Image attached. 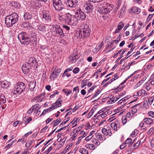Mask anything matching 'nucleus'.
Wrapping results in <instances>:
<instances>
[{
	"mask_svg": "<svg viewBox=\"0 0 154 154\" xmlns=\"http://www.w3.org/2000/svg\"><path fill=\"white\" fill-rule=\"evenodd\" d=\"M85 8V11L87 13H89L91 12L94 9V6L91 2H85L84 4Z\"/></svg>",
	"mask_w": 154,
	"mask_h": 154,
	"instance_id": "nucleus-10",
	"label": "nucleus"
},
{
	"mask_svg": "<svg viewBox=\"0 0 154 154\" xmlns=\"http://www.w3.org/2000/svg\"><path fill=\"white\" fill-rule=\"evenodd\" d=\"M62 28L65 31H66L67 33H69V30L70 29V28L69 26L64 24L62 26Z\"/></svg>",
	"mask_w": 154,
	"mask_h": 154,
	"instance_id": "nucleus-34",
	"label": "nucleus"
},
{
	"mask_svg": "<svg viewBox=\"0 0 154 154\" xmlns=\"http://www.w3.org/2000/svg\"><path fill=\"white\" fill-rule=\"evenodd\" d=\"M94 112V110L92 109L90 112L88 113L87 117L88 118H90L93 115Z\"/></svg>",
	"mask_w": 154,
	"mask_h": 154,
	"instance_id": "nucleus-59",
	"label": "nucleus"
},
{
	"mask_svg": "<svg viewBox=\"0 0 154 154\" xmlns=\"http://www.w3.org/2000/svg\"><path fill=\"white\" fill-rule=\"evenodd\" d=\"M61 103L62 102L60 100H57L55 102L54 104H55V105H56V107L54 108L55 109V108H57L58 107H60L61 106Z\"/></svg>",
	"mask_w": 154,
	"mask_h": 154,
	"instance_id": "nucleus-37",
	"label": "nucleus"
},
{
	"mask_svg": "<svg viewBox=\"0 0 154 154\" xmlns=\"http://www.w3.org/2000/svg\"><path fill=\"white\" fill-rule=\"evenodd\" d=\"M79 119L78 118H75L71 122V123L72 124V125H74L75 123H77L79 121Z\"/></svg>",
	"mask_w": 154,
	"mask_h": 154,
	"instance_id": "nucleus-51",
	"label": "nucleus"
},
{
	"mask_svg": "<svg viewBox=\"0 0 154 154\" xmlns=\"http://www.w3.org/2000/svg\"><path fill=\"white\" fill-rule=\"evenodd\" d=\"M132 139L130 138H128L125 141V143L127 146V145H129L132 143H134L135 140L132 142Z\"/></svg>",
	"mask_w": 154,
	"mask_h": 154,
	"instance_id": "nucleus-35",
	"label": "nucleus"
},
{
	"mask_svg": "<svg viewBox=\"0 0 154 154\" xmlns=\"http://www.w3.org/2000/svg\"><path fill=\"white\" fill-rule=\"evenodd\" d=\"M96 135L97 138L100 140H105V139H103V137H102V135L100 133H97Z\"/></svg>",
	"mask_w": 154,
	"mask_h": 154,
	"instance_id": "nucleus-45",
	"label": "nucleus"
},
{
	"mask_svg": "<svg viewBox=\"0 0 154 154\" xmlns=\"http://www.w3.org/2000/svg\"><path fill=\"white\" fill-rule=\"evenodd\" d=\"M30 37L32 39V41H34V43L35 45L37 44V39L36 37L35 33L34 32H32V33L31 34Z\"/></svg>",
	"mask_w": 154,
	"mask_h": 154,
	"instance_id": "nucleus-23",
	"label": "nucleus"
},
{
	"mask_svg": "<svg viewBox=\"0 0 154 154\" xmlns=\"http://www.w3.org/2000/svg\"><path fill=\"white\" fill-rule=\"evenodd\" d=\"M23 17L25 20H27L32 19V15L28 12L24 13Z\"/></svg>",
	"mask_w": 154,
	"mask_h": 154,
	"instance_id": "nucleus-20",
	"label": "nucleus"
},
{
	"mask_svg": "<svg viewBox=\"0 0 154 154\" xmlns=\"http://www.w3.org/2000/svg\"><path fill=\"white\" fill-rule=\"evenodd\" d=\"M118 104H121V106L120 107V108H122L125 106V104L127 103L126 101L124 102L123 100L122 99L117 102Z\"/></svg>",
	"mask_w": 154,
	"mask_h": 154,
	"instance_id": "nucleus-29",
	"label": "nucleus"
},
{
	"mask_svg": "<svg viewBox=\"0 0 154 154\" xmlns=\"http://www.w3.org/2000/svg\"><path fill=\"white\" fill-rule=\"evenodd\" d=\"M70 118L69 117H68L66 119H64L63 121L61 122L62 125H64L69 120Z\"/></svg>",
	"mask_w": 154,
	"mask_h": 154,
	"instance_id": "nucleus-58",
	"label": "nucleus"
},
{
	"mask_svg": "<svg viewBox=\"0 0 154 154\" xmlns=\"http://www.w3.org/2000/svg\"><path fill=\"white\" fill-rule=\"evenodd\" d=\"M91 32L88 25L86 23L82 26L80 31L76 32L75 35L79 39L87 38L90 35Z\"/></svg>",
	"mask_w": 154,
	"mask_h": 154,
	"instance_id": "nucleus-2",
	"label": "nucleus"
},
{
	"mask_svg": "<svg viewBox=\"0 0 154 154\" xmlns=\"http://www.w3.org/2000/svg\"><path fill=\"white\" fill-rule=\"evenodd\" d=\"M140 12V9L137 7H133L132 8L131 13H134L138 14Z\"/></svg>",
	"mask_w": 154,
	"mask_h": 154,
	"instance_id": "nucleus-26",
	"label": "nucleus"
},
{
	"mask_svg": "<svg viewBox=\"0 0 154 154\" xmlns=\"http://www.w3.org/2000/svg\"><path fill=\"white\" fill-rule=\"evenodd\" d=\"M53 149L52 146H50L47 150L46 151L44 152L45 154H48V153L51 150Z\"/></svg>",
	"mask_w": 154,
	"mask_h": 154,
	"instance_id": "nucleus-60",
	"label": "nucleus"
},
{
	"mask_svg": "<svg viewBox=\"0 0 154 154\" xmlns=\"http://www.w3.org/2000/svg\"><path fill=\"white\" fill-rule=\"evenodd\" d=\"M26 88V86L25 84L23 82H19L17 84L16 86H15L16 90H14V94H16L17 93L19 95L21 94L23 91H25Z\"/></svg>",
	"mask_w": 154,
	"mask_h": 154,
	"instance_id": "nucleus-7",
	"label": "nucleus"
},
{
	"mask_svg": "<svg viewBox=\"0 0 154 154\" xmlns=\"http://www.w3.org/2000/svg\"><path fill=\"white\" fill-rule=\"evenodd\" d=\"M67 14V13H65L64 14H62L61 15L59 16V20L60 22H62L64 21L66 22V15Z\"/></svg>",
	"mask_w": 154,
	"mask_h": 154,
	"instance_id": "nucleus-21",
	"label": "nucleus"
},
{
	"mask_svg": "<svg viewBox=\"0 0 154 154\" xmlns=\"http://www.w3.org/2000/svg\"><path fill=\"white\" fill-rule=\"evenodd\" d=\"M80 134L82 136L79 137L78 139L79 141L81 140L82 139L85 137L86 136L85 132L83 131L80 132Z\"/></svg>",
	"mask_w": 154,
	"mask_h": 154,
	"instance_id": "nucleus-36",
	"label": "nucleus"
},
{
	"mask_svg": "<svg viewBox=\"0 0 154 154\" xmlns=\"http://www.w3.org/2000/svg\"><path fill=\"white\" fill-rule=\"evenodd\" d=\"M22 26L25 29H28L29 28H31L32 27L31 25L29 24V23L28 22H25L23 23L22 25Z\"/></svg>",
	"mask_w": 154,
	"mask_h": 154,
	"instance_id": "nucleus-24",
	"label": "nucleus"
},
{
	"mask_svg": "<svg viewBox=\"0 0 154 154\" xmlns=\"http://www.w3.org/2000/svg\"><path fill=\"white\" fill-rule=\"evenodd\" d=\"M134 143H132L131 144L129 145L128 147V151H133L134 149H135L134 146L133 144Z\"/></svg>",
	"mask_w": 154,
	"mask_h": 154,
	"instance_id": "nucleus-32",
	"label": "nucleus"
},
{
	"mask_svg": "<svg viewBox=\"0 0 154 154\" xmlns=\"http://www.w3.org/2000/svg\"><path fill=\"white\" fill-rule=\"evenodd\" d=\"M107 116L106 113V112H104L103 113L101 114V115L100 116H99L98 117H97V118H98V119H100L101 118H105Z\"/></svg>",
	"mask_w": 154,
	"mask_h": 154,
	"instance_id": "nucleus-49",
	"label": "nucleus"
},
{
	"mask_svg": "<svg viewBox=\"0 0 154 154\" xmlns=\"http://www.w3.org/2000/svg\"><path fill=\"white\" fill-rule=\"evenodd\" d=\"M111 126L113 129L115 131H116L118 128H119V126H118L117 124L115 122H112L111 123Z\"/></svg>",
	"mask_w": 154,
	"mask_h": 154,
	"instance_id": "nucleus-25",
	"label": "nucleus"
},
{
	"mask_svg": "<svg viewBox=\"0 0 154 154\" xmlns=\"http://www.w3.org/2000/svg\"><path fill=\"white\" fill-rule=\"evenodd\" d=\"M13 5L15 8L17 9H19L20 8V5L18 2H14Z\"/></svg>",
	"mask_w": 154,
	"mask_h": 154,
	"instance_id": "nucleus-57",
	"label": "nucleus"
},
{
	"mask_svg": "<svg viewBox=\"0 0 154 154\" xmlns=\"http://www.w3.org/2000/svg\"><path fill=\"white\" fill-rule=\"evenodd\" d=\"M134 115V113L131 111H130L126 114V116L128 117H130L133 116Z\"/></svg>",
	"mask_w": 154,
	"mask_h": 154,
	"instance_id": "nucleus-46",
	"label": "nucleus"
},
{
	"mask_svg": "<svg viewBox=\"0 0 154 154\" xmlns=\"http://www.w3.org/2000/svg\"><path fill=\"white\" fill-rule=\"evenodd\" d=\"M67 1L68 6L72 8L75 7L78 2L77 0H67Z\"/></svg>",
	"mask_w": 154,
	"mask_h": 154,
	"instance_id": "nucleus-14",
	"label": "nucleus"
},
{
	"mask_svg": "<svg viewBox=\"0 0 154 154\" xmlns=\"http://www.w3.org/2000/svg\"><path fill=\"white\" fill-rule=\"evenodd\" d=\"M124 8H122L121 10H120L119 12V18H120L122 17L123 16H124L125 14V12H124Z\"/></svg>",
	"mask_w": 154,
	"mask_h": 154,
	"instance_id": "nucleus-33",
	"label": "nucleus"
},
{
	"mask_svg": "<svg viewBox=\"0 0 154 154\" xmlns=\"http://www.w3.org/2000/svg\"><path fill=\"white\" fill-rule=\"evenodd\" d=\"M52 28H55L54 31L56 32L57 36L63 38L64 35L63 30L60 27V25L57 24L53 25L52 26Z\"/></svg>",
	"mask_w": 154,
	"mask_h": 154,
	"instance_id": "nucleus-8",
	"label": "nucleus"
},
{
	"mask_svg": "<svg viewBox=\"0 0 154 154\" xmlns=\"http://www.w3.org/2000/svg\"><path fill=\"white\" fill-rule=\"evenodd\" d=\"M43 18L47 20H50L51 19V16L47 13H43Z\"/></svg>",
	"mask_w": 154,
	"mask_h": 154,
	"instance_id": "nucleus-22",
	"label": "nucleus"
},
{
	"mask_svg": "<svg viewBox=\"0 0 154 154\" xmlns=\"http://www.w3.org/2000/svg\"><path fill=\"white\" fill-rule=\"evenodd\" d=\"M143 83V81L141 80L134 87V89L137 88L139 87Z\"/></svg>",
	"mask_w": 154,
	"mask_h": 154,
	"instance_id": "nucleus-43",
	"label": "nucleus"
},
{
	"mask_svg": "<svg viewBox=\"0 0 154 154\" xmlns=\"http://www.w3.org/2000/svg\"><path fill=\"white\" fill-rule=\"evenodd\" d=\"M18 15L16 13H14L5 18V23L8 27H12L13 25L17 22L18 20Z\"/></svg>",
	"mask_w": 154,
	"mask_h": 154,
	"instance_id": "nucleus-3",
	"label": "nucleus"
},
{
	"mask_svg": "<svg viewBox=\"0 0 154 154\" xmlns=\"http://www.w3.org/2000/svg\"><path fill=\"white\" fill-rule=\"evenodd\" d=\"M145 91L144 90H141L140 91H138L136 92V94L139 96H141L142 94H145Z\"/></svg>",
	"mask_w": 154,
	"mask_h": 154,
	"instance_id": "nucleus-50",
	"label": "nucleus"
},
{
	"mask_svg": "<svg viewBox=\"0 0 154 154\" xmlns=\"http://www.w3.org/2000/svg\"><path fill=\"white\" fill-rule=\"evenodd\" d=\"M73 68V67L72 66V67H70V68H68V69H66L64 71V72L63 74L62 75V77H64L65 76V73L67 72H68L69 71L72 70Z\"/></svg>",
	"mask_w": 154,
	"mask_h": 154,
	"instance_id": "nucleus-41",
	"label": "nucleus"
},
{
	"mask_svg": "<svg viewBox=\"0 0 154 154\" xmlns=\"http://www.w3.org/2000/svg\"><path fill=\"white\" fill-rule=\"evenodd\" d=\"M30 90L32 91L35 88L36 86V81L35 80H34L33 81L29 82L28 84Z\"/></svg>",
	"mask_w": 154,
	"mask_h": 154,
	"instance_id": "nucleus-17",
	"label": "nucleus"
},
{
	"mask_svg": "<svg viewBox=\"0 0 154 154\" xmlns=\"http://www.w3.org/2000/svg\"><path fill=\"white\" fill-rule=\"evenodd\" d=\"M124 25L122 22L120 23L118 26V28L121 30L124 27Z\"/></svg>",
	"mask_w": 154,
	"mask_h": 154,
	"instance_id": "nucleus-56",
	"label": "nucleus"
},
{
	"mask_svg": "<svg viewBox=\"0 0 154 154\" xmlns=\"http://www.w3.org/2000/svg\"><path fill=\"white\" fill-rule=\"evenodd\" d=\"M75 15L78 21V20H84L86 17V14L82 11L77 12L75 13Z\"/></svg>",
	"mask_w": 154,
	"mask_h": 154,
	"instance_id": "nucleus-13",
	"label": "nucleus"
},
{
	"mask_svg": "<svg viewBox=\"0 0 154 154\" xmlns=\"http://www.w3.org/2000/svg\"><path fill=\"white\" fill-rule=\"evenodd\" d=\"M144 122L145 123L148 125L149 126H150L153 125V119L150 118H146L143 119Z\"/></svg>",
	"mask_w": 154,
	"mask_h": 154,
	"instance_id": "nucleus-16",
	"label": "nucleus"
},
{
	"mask_svg": "<svg viewBox=\"0 0 154 154\" xmlns=\"http://www.w3.org/2000/svg\"><path fill=\"white\" fill-rule=\"evenodd\" d=\"M38 29L42 32H45L46 31V28L45 26L42 25H38L37 26Z\"/></svg>",
	"mask_w": 154,
	"mask_h": 154,
	"instance_id": "nucleus-27",
	"label": "nucleus"
},
{
	"mask_svg": "<svg viewBox=\"0 0 154 154\" xmlns=\"http://www.w3.org/2000/svg\"><path fill=\"white\" fill-rule=\"evenodd\" d=\"M148 115L152 118H154V112L150 111L148 112Z\"/></svg>",
	"mask_w": 154,
	"mask_h": 154,
	"instance_id": "nucleus-63",
	"label": "nucleus"
},
{
	"mask_svg": "<svg viewBox=\"0 0 154 154\" xmlns=\"http://www.w3.org/2000/svg\"><path fill=\"white\" fill-rule=\"evenodd\" d=\"M53 6L55 10L60 12L65 9L61 0H53Z\"/></svg>",
	"mask_w": 154,
	"mask_h": 154,
	"instance_id": "nucleus-6",
	"label": "nucleus"
},
{
	"mask_svg": "<svg viewBox=\"0 0 154 154\" xmlns=\"http://www.w3.org/2000/svg\"><path fill=\"white\" fill-rule=\"evenodd\" d=\"M101 91L100 90H97L95 93L94 96L92 97L91 100L94 99L95 97H96L100 93Z\"/></svg>",
	"mask_w": 154,
	"mask_h": 154,
	"instance_id": "nucleus-44",
	"label": "nucleus"
},
{
	"mask_svg": "<svg viewBox=\"0 0 154 154\" xmlns=\"http://www.w3.org/2000/svg\"><path fill=\"white\" fill-rule=\"evenodd\" d=\"M54 71L52 72L50 76V79L54 80L57 78L59 76L61 71V69L60 68L57 69V66H55L53 68Z\"/></svg>",
	"mask_w": 154,
	"mask_h": 154,
	"instance_id": "nucleus-9",
	"label": "nucleus"
},
{
	"mask_svg": "<svg viewBox=\"0 0 154 154\" xmlns=\"http://www.w3.org/2000/svg\"><path fill=\"white\" fill-rule=\"evenodd\" d=\"M113 6L106 2H99L97 3L96 9L100 14H106L112 10Z\"/></svg>",
	"mask_w": 154,
	"mask_h": 154,
	"instance_id": "nucleus-1",
	"label": "nucleus"
},
{
	"mask_svg": "<svg viewBox=\"0 0 154 154\" xmlns=\"http://www.w3.org/2000/svg\"><path fill=\"white\" fill-rule=\"evenodd\" d=\"M79 58V56L76 55L74 56H70L69 57V60L72 63H75Z\"/></svg>",
	"mask_w": 154,
	"mask_h": 154,
	"instance_id": "nucleus-19",
	"label": "nucleus"
},
{
	"mask_svg": "<svg viewBox=\"0 0 154 154\" xmlns=\"http://www.w3.org/2000/svg\"><path fill=\"white\" fill-rule=\"evenodd\" d=\"M18 37L21 43L25 45H28L30 42V38L25 32H22L19 34Z\"/></svg>",
	"mask_w": 154,
	"mask_h": 154,
	"instance_id": "nucleus-4",
	"label": "nucleus"
},
{
	"mask_svg": "<svg viewBox=\"0 0 154 154\" xmlns=\"http://www.w3.org/2000/svg\"><path fill=\"white\" fill-rule=\"evenodd\" d=\"M87 81L86 80H83L81 83V88H83L86 86L87 84Z\"/></svg>",
	"mask_w": 154,
	"mask_h": 154,
	"instance_id": "nucleus-54",
	"label": "nucleus"
},
{
	"mask_svg": "<svg viewBox=\"0 0 154 154\" xmlns=\"http://www.w3.org/2000/svg\"><path fill=\"white\" fill-rule=\"evenodd\" d=\"M16 141V140H14L11 142L10 143H8L6 146V148H9L10 147L13 145L14 142H15Z\"/></svg>",
	"mask_w": 154,
	"mask_h": 154,
	"instance_id": "nucleus-53",
	"label": "nucleus"
},
{
	"mask_svg": "<svg viewBox=\"0 0 154 154\" xmlns=\"http://www.w3.org/2000/svg\"><path fill=\"white\" fill-rule=\"evenodd\" d=\"M6 102V98L4 95L3 94L0 95V107Z\"/></svg>",
	"mask_w": 154,
	"mask_h": 154,
	"instance_id": "nucleus-18",
	"label": "nucleus"
},
{
	"mask_svg": "<svg viewBox=\"0 0 154 154\" xmlns=\"http://www.w3.org/2000/svg\"><path fill=\"white\" fill-rule=\"evenodd\" d=\"M127 116H123L122 118V122L124 125L127 122Z\"/></svg>",
	"mask_w": 154,
	"mask_h": 154,
	"instance_id": "nucleus-47",
	"label": "nucleus"
},
{
	"mask_svg": "<svg viewBox=\"0 0 154 154\" xmlns=\"http://www.w3.org/2000/svg\"><path fill=\"white\" fill-rule=\"evenodd\" d=\"M26 63H28L30 64L31 66H33L34 68H37V62L35 58L34 57H28V62Z\"/></svg>",
	"mask_w": 154,
	"mask_h": 154,
	"instance_id": "nucleus-12",
	"label": "nucleus"
},
{
	"mask_svg": "<svg viewBox=\"0 0 154 154\" xmlns=\"http://www.w3.org/2000/svg\"><path fill=\"white\" fill-rule=\"evenodd\" d=\"M79 71V69L78 67L75 68L72 71L75 74H77Z\"/></svg>",
	"mask_w": 154,
	"mask_h": 154,
	"instance_id": "nucleus-62",
	"label": "nucleus"
},
{
	"mask_svg": "<svg viewBox=\"0 0 154 154\" xmlns=\"http://www.w3.org/2000/svg\"><path fill=\"white\" fill-rule=\"evenodd\" d=\"M32 141L31 140L28 141L26 143V146L27 147H29L32 144Z\"/></svg>",
	"mask_w": 154,
	"mask_h": 154,
	"instance_id": "nucleus-61",
	"label": "nucleus"
},
{
	"mask_svg": "<svg viewBox=\"0 0 154 154\" xmlns=\"http://www.w3.org/2000/svg\"><path fill=\"white\" fill-rule=\"evenodd\" d=\"M87 148H89L90 149H94L95 148V146L94 144H87L86 146Z\"/></svg>",
	"mask_w": 154,
	"mask_h": 154,
	"instance_id": "nucleus-38",
	"label": "nucleus"
},
{
	"mask_svg": "<svg viewBox=\"0 0 154 154\" xmlns=\"http://www.w3.org/2000/svg\"><path fill=\"white\" fill-rule=\"evenodd\" d=\"M92 142L97 146L100 144V142L98 140L94 138H93L91 139Z\"/></svg>",
	"mask_w": 154,
	"mask_h": 154,
	"instance_id": "nucleus-30",
	"label": "nucleus"
},
{
	"mask_svg": "<svg viewBox=\"0 0 154 154\" xmlns=\"http://www.w3.org/2000/svg\"><path fill=\"white\" fill-rule=\"evenodd\" d=\"M39 104H37L33 105L32 106V108H33L34 110H35L37 111V112H38L39 109Z\"/></svg>",
	"mask_w": 154,
	"mask_h": 154,
	"instance_id": "nucleus-40",
	"label": "nucleus"
},
{
	"mask_svg": "<svg viewBox=\"0 0 154 154\" xmlns=\"http://www.w3.org/2000/svg\"><path fill=\"white\" fill-rule=\"evenodd\" d=\"M153 15V14H149L146 20V22H149L151 20V19Z\"/></svg>",
	"mask_w": 154,
	"mask_h": 154,
	"instance_id": "nucleus-64",
	"label": "nucleus"
},
{
	"mask_svg": "<svg viewBox=\"0 0 154 154\" xmlns=\"http://www.w3.org/2000/svg\"><path fill=\"white\" fill-rule=\"evenodd\" d=\"M0 83L2 88H9L11 85L10 82L6 80L1 81Z\"/></svg>",
	"mask_w": 154,
	"mask_h": 154,
	"instance_id": "nucleus-15",
	"label": "nucleus"
},
{
	"mask_svg": "<svg viewBox=\"0 0 154 154\" xmlns=\"http://www.w3.org/2000/svg\"><path fill=\"white\" fill-rule=\"evenodd\" d=\"M154 100V97H149L148 99V102L150 104H151L153 102Z\"/></svg>",
	"mask_w": 154,
	"mask_h": 154,
	"instance_id": "nucleus-55",
	"label": "nucleus"
},
{
	"mask_svg": "<svg viewBox=\"0 0 154 154\" xmlns=\"http://www.w3.org/2000/svg\"><path fill=\"white\" fill-rule=\"evenodd\" d=\"M67 96L69 94H70L72 92L71 90L67 91V90L66 89H64L62 91Z\"/></svg>",
	"mask_w": 154,
	"mask_h": 154,
	"instance_id": "nucleus-52",
	"label": "nucleus"
},
{
	"mask_svg": "<svg viewBox=\"0 0 154 154\" xmlns=\"http://www.w3.org/2000/svg\"><path fill=\"white\" fill-rule=\"evenodd\" d=\"M79 152L81 153H82V154H88V151L83 148H81V149L79 151Z\"/></svg>",
	"mask_w": 154,
	"mask_h": 154,
	"instance_id": "nucleus-39",
	"label": "nucleus"
},
{
	"mask_svg": "<svg viewBox=\"0 0 154 154\" xmlns=\"http://www.w3.org/2000/svg\"><path fill=\"white\" fill-rule=\"evenodd\" d=\"M32 66L28 63H25L22 67L23 73L24 74H28L30 71Z\"/></svg>",
	"mask_w": 154,
	"mask_h": 154,
	"instance_id": "nucleus-11",
	"label": "nucleus"
},
{
	"mask_svg": "<svg viewBox=\"0 0 154 154\" xmlns=\"http://www.w3.org/2000/svg\"><path fill=\"white\" fill-rule=\"evenodd\" d=\"M32 119V118L31 117H29L28 118V117L26 116L23 119V121H24L25 124V125H27L30 121H31Z\"/></svg>",
	"mask_w": 154,
	"mask_h": 154,
	"instance_id": "nucleus-28",
	"label": "nucleus"
},
{
	"mask_svg": "<svg viewBox=\"0 0 154 154\" xmlns=\"http://www.w3.org/2000/svg\"><path fill=\"white\" fill-rule=\"evenodd\" d=\"M103 111L102 110V109L100 110H99L97 113L95 114L94 116V117L95 118H97V117H98L99 116H100L101 115V114H102L103 113Z\"/></svg>",
	"mask_w": 154,
	"mask_h": 154,
	"instance_id": "nucleus-42",
	"label": "nucleus"
},
{
	"mask_svg": "<svg viewBox=\"0 0 154 154\" xmlns=\"http://www.w3.org/2000/svg\"><path fill=\"white\" fill-rule=\"evenodd\" d=\"M66 22L68 25L75 26L77 24L78 21L77 18L75 15H72L69 13H67V14L66 16Z\"/></svg>",
	"mask_w": 154,
	"mask_h": 154,
	"instance_id": "nucleus-5",
	"label": "nucleus"
},
{
	"mask_svg": "<svg viewBox=\"0 0 154 154\" xmlns=\"http://www.w3.org/2000/svg\"><path fill=\"white\" fill-rule=\"evenodd\" d=\"M144 121H142L139 124V126L140 127L142 128V129H144L146 128V127L144 125Z\"/></svg>",
	"mask_w": 154,
	"mask_h": 154,
	"instance_id": "nucleus-48",
	"label": "nucleus"
},
{
	"mask_svg": "<svg viewBox=\"0 0 154 154\" xmlns=\"http://www.w3.org/2000/svg\"><path fill=\"white\" fill-rule=\"evenodd\" d=\"M129 78V77H128L123 82H122V83H121L120 85L119 86V87L118 88V91H120L123 88V86L122 85L124 84L125 83L127 80Z\"/></svg>",
	"mask_w": 154,
	"mask_h": 154,
	"instance_id": "nucleus-31",
	"label": "nucleus"
}]
</instances>
